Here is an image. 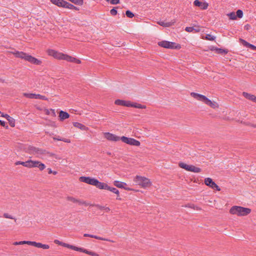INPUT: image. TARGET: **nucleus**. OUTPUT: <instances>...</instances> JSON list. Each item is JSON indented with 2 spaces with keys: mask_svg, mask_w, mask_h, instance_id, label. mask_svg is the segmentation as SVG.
<instances>
[{
  "mask_svg": "<svg viewBox=\"0 0 256 256\" xmlns=\"http://www.w3.org/2000/svg\"><path fill=\"white\" fill-rule=\"evenodd\" d=\"M46 53L49 56H52L58 60H64L68 62H74L78 64L81 63V60L67 54L60 52L54 49H48Z\"/></svg>",
  "mask_w": 256,
  "mask_h": 256,
  "instance_id": "1",
  "label": "nucleus"
},
{
  "mask_svg": "<svg viewBox=\"0 0 256 256\" xmlns=\"http://www.w3.org/2000/svg\"><path fill=\"white\" fill-rule=\"evenodd\" d=\"M124 106L132 107L140 109H145L146 108V105H142L137 102H132L130 100H126Z\"/></svg>",
  "mask_w": 256,
  "mask_h": 256,
  "instance_id": "15",
  "label": "nucleus"
},
{
  "mask_svg": "<svg viewBox=\"0 0 256 256\" xmlns=\"http://www.w3.org/2000/svg\"><path fill=\"white\" fill-rule=\"evenodd\" d=\"M1 116L5 118H6L7 120H8V118H9L10 117L8 114H2Z\"/></svg>",
  "mask_w": 256,
  "mask_h": 256,
  "instance_id": "49",
  "label": "nucleus"
},
{
  "mask_svg": "<svg viewBox=\"0 0 256 256\" xmlns=\"http://www.w3.org/2000/svg\"><path fill=\"white\" fill-rule=\"evenodd\" d=\"M50 2L58 6L63 7L65 4V2L64 0H50Z\"/></svg>",
  "mask_w": 256,
  "mask_h": 256,
  "instance_id": "28",
  "label": "nucleus"
},
{
  "mask_svg": "<svg viewBox=\"0 0 256 256\" xmlns=\"http://www.w3.org/2000/svg\"><path fill=\"white\" fill-rule=\"evenodd\" d=\"M236 17L242 18L243 16V12L242 10H238L236 11Z\"/></svg>",
  "mask_w": 256,
  "mask_h": 256,
  "instance_id": "42",
  "label": "nucleus"
},
{
  "mask_svg": "<svg viewBox=\"0 0 256 256\" xmlns=\"http://www.w3.org/2000/svg\"><path fill=\"white\" fill-rule=\"evenodd\" d=\"M28 168H38L40 170H42L46 168V166L43 163L38 160H28Z\"/></svg>",
  "mask_w": 256,
  "mask_h": 256,
  "instance_id": "9",
  "label": "nucleus"
},
{
  "mask_svg": "<svg viewBox=\"0 0 256 256\" xmlns=\"http://www.w3.org/2000/svg\"><path fill=\"white\" fill-rule=\"evenodd\" d=\"M76 248H77L78 250H76V251L82 252H83L86 253V254H90V255H91V256H98L95 252H92L88 251L86 250L83 249L82 248H78V247H76Z\"/></svg>",
  "mask_w": 256,
  "mask_h": 256,
  "instance_id": "24",
  "label": "nucleus"
},
{
  "mask_svg": "<svg viewBox=\"0 0 256 256\" xmlns=\"http://www.w3.org/2000/svg\"><path fill=\"white\" fill-rule=\"evenodd\" d=\"M126 16L130 18H132L134 16V14L130 10H127L126 12Z\"/></svg>",
  "mask_w": 256,
  "mask_h": 256,
  "instance_id": "43",
  "label": "nucleus"
},
{
  "mask_svg": "<svg viewBox=\"0 0 256 256\" xmlns=\"http://www.w3.org/2000/svg\"><path fill=\"white\" fill-rule=\"evenodd\" d=\"M15 164L16 166H18V165H19V164H21V165L23 166H25V167L27 168L28 160L26 161V162L18 161V162H16L15 163Z\"/></svg>",
  "mask_w": 256,
  "mask_h": 256,
  "instance_id": "40",
  "label": "nucleus"
},
{
  "mask_svg": "<svg viewBox=\"0 0 256 256\" xmlns=\"http://www.w3.org/2000/svg\"><path fill=\"white\" fill-rule=\"evenodd\" d=\"M62 141L64 142H66V143H70V139H68V138H62Z\"/></svg>",
  "mask_w": 256,
  "mask_h": 256,
  "instance_id": "50",
  "label": "nucleus"
},
{
  "mask_svg": "<svg viewBox=\"0 0 256 256\" xmlns=\"http://www.w3.org/2000/svg\"><path fill=\"white\" fill-rule=\"evenodd\" d=\"M96 206L100 210H104L106 212H110V209L109 207L106 206H103L99 204H97Z\"/></svg>",
  "mask_w": 256,
  "mask_h": 256,
  "instance_id": "30",
  "label": "nucleus"
},
{
  "mask_svg": "<svg viewBox=\"0 0 256 256\" xmlns=\"http://www.w3.org/2000/svg\"><path fill=\"white\" fill-rule=\"evenodd\" d=\"M60 120L62 121L64 120L67 119L70 117V114L63 110H60L59 114Z\"/></svg>",
  "mask_w": 256,
  "mask_h": 256,
  "instance_id": "25",
  "label": "nucleus"
},
{
  "mask_svg": "<svg viewBox=\"0 0 256 256\" xmlns=\"http://www.w3.org/2000/svg\"><path fill=\"white\" fill-rule=\"evenodd\" d=\"M248 125L253 128H256V124H249Z\"/></svg>",
  "mask_w": 256,
  "mask_h": 256,
  "instance_id": "52",
  "label": "nucleus"
},
{
  "mask_svg": "<svg viewBox=\"0 0 256 256\" xmlns=\"http://www.w3.org/2000/svg\"><path fill=\"white\" fill-rule=\"evenodd\" d=\"M67 201L72 202L74 204H86V202L83 200H81L72 196H67L66 198Z\"/></svg>",
  "mask_w": 256,
  "mask_h": 256,
  "instance_id": "16",
  "label": "nucleus"
},
{
  "mask_svg": "<svg viewBox=\"0 0 256 256\" xmlns=\"http://www.w3.org/2000/svg\"><path fill=\"white\" fill-rule=\"evenodd\" d=\"M84 236H86V237L88 236V237H90V238H94L96 239L100 240H102L108 241V242H114L113 240H108V238H103L102 237L98 236H95V235H92V234H84Z\"/></svg>",
  "mask_w": 256,
  "mask_h": 256,
  "instance_id": "22",
  "label": "nucleus"
},
{
  "mask_svg": "<svg viewBox=\"0 0 256 256\" xmlns=\"http://www.w3.org/2000/svg\"><path fill=\"white\" fill-rule=\"evenodd\" d=\"M73 125L74 127L77 128L82 130H88V128L86 126L80 122H74Z\"/></svg>",
  "mask_w": 256,
  "mask_h": 256,
  "instance_id": "26",
  "label": "nucleus"
},
{
  "mask_svg": "<svg viewBox=\"0 0 256 256\" xmlns=\"http://www.w3.org/2000/svg\"><path fill=\"white\" fill-rule=\"evenodd\" d=\"M212 50H216V52L218 54H223V53L226 54L228 52V51L226 50L222 49V48H215L214 49H212Z\"/></svg>",
  "mask_w": 256,
  "mask_h": 256,
  "instance_id": "35",
  "label": "nucleus"
},
{
  "mask_svg": "<svg viewBox=\"0 0 256 256\" xmlns=\"http://www.w3.org/2000/svg\"><path fill=\"white\" fill-rule=\"evenodd\" d=\"M240 41L242 42V44L248 48H251L252 50H256V46L248 42H246V40H242V39H240Z\"/></svg>",
  "mask_w": 256,
  "mask_h": 256,
  "instance_id": "27",
  "label": "nucleus"
},
{
  "mask_svg": "<svg viewBox=\"0 0 256 256\" xmlns=\"http://www.w3.org/2000/svg\"><path fill=\"white\" fill-rule=\"evenodd\" d=\"M12 54L16 57L24 59L32 64L39 66L41 65L42 64V61L41 60H40L24 52L15 51L13 52Z\"/></svg>",
  "mask_w": 256,
  "mask_h": 256,
  "instance_id": "4",
  "label": "nucleus"
},
{
  "mask_svg": "<svg viewBox=\"0 0 256 256\" xmlns=\"http://www.w3.org/2000/svg\"><path fill=\"white\" fill-rule=\"evenodd\" d=\"M32 241L24 240L18 242V245H22L26 244L28 245L32 246Z\"/></svg>",
  "mask_w": 256,
  "mask_h": 256,
  "instance_id": "36",
  "label": "nucleus"
},
{
  "mask_svg": "<svg viewBox=\"0 0 256 256\" xmlns=\"http://www.w3.org/2000/svg\"><path fill=\"white\" fill-rule=\"evenodd\" d=\"M13 244L14 246L18 245V242H16L13 243Z\"/></svg>",
  "mask_w": 256,
  "mask_h": 256,
  "instance_id": "56",
  "label": "nucleus"
},
{
  "mask_svg": "<svg viewBox=\"0 0 256 256\" xmlns=\"http://www.w3.org/2000/svg\"><path fill=\"white\" fill-rule=\"evenodd\" d=\"M190 96L194 99L204 102L212 108L215 109L219 107L218 102L211 100L204 95L192 92L190 93Z\"/></svg>",
  "mask_w": 256,
  "mask_h": 256,
  "instance_id": "3",
  "label": "nucleus"
},
{
  "mask_svg": "<svg viewBox=\"0 0 256 256\" xmlns=\"http://www.w3.org/2000/svg\"><path fill=\"white\" fill-rule=\"evenodd\" d=\"M0 124L4 127L6 126V122L4 121L0 120Z\"/></svg>",
  "mask_w": 256,
  "mask_h": 256,
  "instance_id": "53",
  "label": "nucleus"
},
{
  "mask_svg": "<svg viewBox=\"0 0 256 256\" xmlns=\"http://www.w3.org/2000/svg\"><path fill=\"white\" fill-rule=\"evenodd\" d=\"M194 4L195 6L200 7L202 10L207 9L208 6V4L206 2H202L199 0H195Z\"/></svg>",
  "mask_w": 256,
  "mask_h": 256,
  "instance_id": "18",
  "label": "nucleus"
},
{
  "mask_svg": "<svg viewBox=\"0 0 256 256\" xmlns=\"http://www.w3.org/2000/svg\"><path fill=\"white\" fill-rule=\"evenodd\" d=\"M107 2H109L110 0H106Z\"/></svg>",
  "mask_w": 256,
  "mask_h": 256,
  "instance_id": "60",
  "label": "nucleus"
},
{
  "mask_svg": "<svg viewBox=\"0 0 256 256\" xmlns=\"http://www.w3.org/2000/svg\"><path fill=\"white\" fill-rule=\"evenodd\" d=\"M120 3V0H111L110 4H116Z\"/></svg>",
  "mask_w": 256,
  "mask_h": 256,
  "instance_id": "48",
  "label": "nucleus"
},
{
  "mask_svg": "<svg viewBox=\"0 0 256 256\" xmlns=\"http://www.w3.org/2000/svg\"><path fill=\"white\" fill-rule=\"evenodd\" d=\"M4 217L6 218L14 219V218L10 214L8 213H4L3 215Z\"/></svg>",
  "mask_w": 256,
  "mask_h": 256,
  "instance_id": "44",
  "label": "nucleus"
},
{
  "mask_svg": "<svg viewBox=\"0 0 256 256\" xmlns=\"http://www.w3.org/2000/svg\"><path fill=\"white\" fill-rule=\"evenodd\" d=\"M125 102V100L118 99L115 100L114 104L116 105L124 106Z\"/></svg>",
  "mask_w": 256,
  "mask_h": 256,
  "instance_id": "33",
  "label": "nucleus"
},
{
  "mask_svg": "<svg viewBox=\"0 0 256 256\" xmlns=\"http://www.w3.org/2000/svg\"><path fill=\"white\" fill-rule=\"evenodd\" d=\"M35 99H40L46 100H48V98L46 97L39 94H36Z\"/></svg>",
  "mask_w": 256,
  "mask_h": 256,
  "instance_id": "38",
  "label": "nucleus"
},
{
  "mask_svg": "<svg viewBox=\"0 0 256 256\" xmlns=\"http://www.w3.org/2000/svg\"><path fill=\"white\" fill-rule=\"evenodd\" d=\"M117 200H120V198H119V196H118L117 198H116Z\"/></svg>",
  "mask_w": 256,
  "mask_h": 256,
  "instance_id": "58",
  "label": "nucleus"
},
{
  "mask_svg": "<svg viewBox=\"0 0 256 256\" xmlns=\"http://www.w3.org/2000/svg\"><path fill=\"white\" fill-rule=\"evenodd\" d=\"M114 186H116L118 188H124L125 190H132V189L128 187H126V186L127 184L124 182H120L118 180H115L114 182Z\"/></svg>",
  "mask_w": 256,
  "mask_h": 256,
  "instance_id": "17",
  "label": "nucleus"
},
{
  "mask_svg": "<svg viewBox=\"0 0 256 256\" xmlns=\"http://www.w3.org/2000/svg\"><path fill=\"white\" fill-rule=\"evenodd\" d=\"M252 210L250 208H244L240 206H232L229 210L230 214L236 215L238 216H244L250 214Z\"/></svg>",
  "mask_w": 256,
  "mask_h": 256,
  "instance_id": "5",
  "label": "nucleus"
},
{
  "mask_svg": "<svg viewBox=\"0 0 256 256\" xmlns=\"http://www.w3.org/2000/svg\"><path fill=\"white\" fill-rule=\"evenodd\" d=\"M32 246H35L38 248H41L44 250H48L50 248V246L46 244H42L40 242H37L32 241Z\"/></svg>",
  "mask_w": 256,
  "mask_h": 256,
  "instance_id": "20",
  "label": "nucleus"
},
{
  "mask_svg": "<svg viewBox=\"0 0 256 256\" xmlns=\"http://www.w3.org/2000/svg\"><path fill=\"white\" fill-rule=\"evenodd\" d=\"M190 208H192L194 210H202V208L198 206H194L192 204V206H189Z\"/></svg>",
  "mask_w": 256,
  "mask_h": 256,
  "instance_id": "46",
  "label": "nucleus"
},
{
  "mask_svg": "<svg viewBox=\"0 0 256 256\" xmlns=\"http://www.w3.org/2000/svg\"><path fill=\"white\" fill-rule=\"evenodd\" d=\"M23 96L27 98H34L36 96V94H32V93H23Z\"/></svg>",
  "mask_w": 256,
  "mask_h": 256,
  "instance_id": "32",
  "label": "nucleus"
},
{
  "mask_svg": "<svg viewBox=\"0 0 256 256\" xmlns=\"http://www.w3.org/2000/svg\"><path fill=\"white\" fill-rule=\"evenodd\" d=\"M194 32H198L200 31V29L199 28H194Z\"/></svg>",
  "mask_w": 256,
  "mask_h": 256,
  "instance_id": "55",
  "label": "nucleus"
},
{
  "mask_svg": "<svg viewBox=\"0 0 256 256\" xmlns=\"http://www.w3.org/2000/svg\"><path fill=\"white\" fill-rule=\"evenodd\" d=\"M215 38H216L215 36H214L210 34H207L204 38L206 40H208L212 41V40H214Z\"/></svg>",
  "mask_w": 256,
  "mask_h": 256,
  "instance_id": "41",
  "label": "nucleus"
},
{
  "mask_svg": "<svg viewBox=\"0 0 256 256\" xmlns=\"http://www.w3.org/2000/svg\"><path fill=\"white\" fill-rule=\"evenodd\" d=\"M73 10H78V8H77L76 7V8H74Z\"/></svg>",
  "mask_w": 256,
  "mask_h": 256,
  "instance_id": "57",
  "label": "nucleus"
},
{
  "mask_svg": "<svg viewBox=\"0 0 256 256\" xmlns=\"http://www.w3.org/2000/svg\"><path fill=\"white\" fill-rule=\"evenodd\" d=\"M104 138L108 141L118 142L121 140V137L109 132H105L103 133Z\"/></svg>",
  "mask_w": 256,
  "mask_h": 256,
  "instance_id": "13",
  "label": "nucleus"
},
{
  "mask_svg": "<svg viewBox=\"0 0 256 256\" xmlns=\"http://www.w3.org/2000/svg\"><path fill=\"white\" fill-rule=\"evenodd\" d=\"M44 112L45 114L47 115H50L52 116H56V114L54 110V109H47L44 108Z\"/></svg>",
  "mask_w": 256,
  "mask_h": 256,
  "instance_id": "29",
  "label": "nucleus"
},
{
  "mask_svg": "<svg viewBox=\"0 0 256 256\" xmlns=\"http://www.w3.org/2000/svg\"><path fill=\"white\" fill-rule=\"evenodd\" d=\"M30 150L32 154L34 155L36 158L41 159H44L46 156L52 157L55 156L54 154L35 147H31L30 148Z\"/></svg>",
  "mask_w": 256,
  "mask_h": 256,
  "instance_id": "6",
  "label": "nucleus"
},
{
  "mask_svg": "<svg viewBox=\"0 0 256 256\" xmlns=\"http://www.w3.org/2000/svg\"><path fill=\"white\" fill-rule=\"evenodd\" d=\"M178 166L180 168H184L187 171L198 173L201 172L200 168L196 167L193 165H188L184 162H180Z\"/></svg>",
  "mask_w": 256,
  "mask_h": 256,
  "instance_id": "11",
  "label": "nucleus"
},
{
  "mask_svg": "<svg viewBox=\"0 0 256 256\" xmlns=\"http://www.w3.org/2000/svg\"><path fill=\"white\" fill-rule=\"evenodd\" d=\"M79 180L81 182L95 186L100 190H108V184L106 183L100 182L97 179L90 176H80L79 178Z\"/></svg>",
  "mask_w": 256,
  "mask_h": 256,
  "instance_id": "2",
  "label": "nucleus"
},
{
  "mask_svg": "<svg viewBox=\"0 0 256 256\" xmlns=\"http://www.w3.org/2000/svg\"><path fill=\"white\" fill-rule=\"evenodd\" d=\"M63 8H68V9L73 10L74 8H76V6L72 4L68 3L66 2H65V4L64 5Z\"/></svg>",
  "mask_w": 256,
  "mask_h": 256,
  "instance_id": "34",
  "label": "nucleus"
},
{
  "mask_svg": "<svg viewBox=\"0 0 256 256\" xmlns=\"http://www.w3.org/2000/svg\"><path fill=\"white\" fill-rule=\"evenodd\" d=\"M194 28L193 27H186L185 28V30L188 32H194Z\"/></svg>",
  "mask_w": 256,
  "mask_h": 256,
  "instance_id": "45",
  "label": "nucleus"
},
{
  "mask_svg": "<svg viewBox=\"0 0 256 256\" xmlns=\"http://www.w3.org/2000/svg\"><path fill=\"white\" fill-rule=\"evenodd\" d=\"M110 13L112 16H116L117 14V10L115 8H112L110 10Z\"/></svg>",
  "mask_w": 256,
  "mask_h": 256,
  "instance_id": "47",
  "label": "nucleus"
},
{
  "mask_svg": "<svg viewBox=\"0 0 256 256\" xmlns=\"http://www.w3.org/2000/svg\"><path fill=\"white\" fill-rule=\"evenodd\" d=\"M53 139H54V140H56L62 141V138H59V137H58V138L54 137V138H53Z\"/></svg>",
  "mask_w": 256,
  "mask_h": 256,
  "instance_id": "54",
  "label": "nucleus"
},
{
  "mask_svg": "<svg viewBox=\"0 0 256 256\" xmlns=\"http://www.w3.org/2000/svg\"><path fill=\"white\" fill-rule=\"evenodd\" d=\"M108 190L112 192L113 193L116 194L118 196H120V192L118 190H117L116 188L108 186Z\"/></svg>",
  "mask_w": 256,
  "mask_h": 256,
  "instance_id": "31",
  "label": "nucleus"
},
{
  "mask_svg": "<svg viewBox=\"0 0 256 256\" xmlns=\"http://www.w3.org/2000/svg\"><path fill=\"white\" fill-rule=\"evenodd\" d=\"M242 95L246 98L256 102V96H255L254 95L248 94L246 92H243Z\"/></svg>",
  "mask_w": 256,
  "mask_h": 256,
  "instance_id": "23",
  "label": "nucleus"
},
{
  "mask_svg": "<svg viewBox=\"0 0 256 256\" xmlns=\"http://www.w3.org/2000/svg\"><path fill=\"white\" fill-rule=\"evenodd\" d=\"M230 20H234L236 18V14L234 12H232L227 14Z\"/></svg>",
  "mask_w": 256,
  "mask_h": 256,
  "instance_id": "39",
  "label": "nucleus"
},
{
  "mask_svg": "<svg viewBox=\"0 0 256 256\" xmlns=\"http://www.w3.org/2000/svg\"><path fill=\"white\" fill-rule=\"evenodd\" d=\"M134 182L142 188L150 187L152 183L150 180L144 176H136L134 179Z\"/></svg>",
  "mask_w": 256,
  "mask_h": 256,
  "instance_id": "7",
  "label": "nucleus"
},
{
  "mask_svg": "<svg viewBox=\"0 0 256 256\" xmlns=\"http://www.w3.org/2000/svg\"><path fill=\"white\" fill-rule=\"evenodd\" d=\"M2 114H3V113H2V112L0 111V116H1Z\"/></svg>",
  "mask_w": 256,
  "mask_h": 256,
  "instance_id": "59",
  "label": "nucleus"
},
{
  "mask_svg": "<svg viewBox=\"0 0 256 256\" xmlns=\"http://www.w3.org/2000/svg\"><path fill=\"white\" fill-rule=\"evenodd\" d=\"M48 173L49 174H57V172H53L52 169L50 168H48Z\"/></svg>",
  "mask_w": 256,
  "mask_h": 256,
  "instance_id": "51",
  "label": "nucleus"
},
{
  "mask_svg": "<svg viewBox=\"0 0 256 256\" xmlns=\"http://www.w3.org/2000/svg\"><path fill=\"white\" fill-rule=\"evenodd\" d=\"M121 140L124 143L132 146H138L140 144V141L134 138H128L124 136L121 137Z\"/></svg>",
  "mask_w": 256,
  "mask_h": 256,
  "instance_id": "12",
  "label": "nucleus"
},
{
  "mask_svg": "<svg viewBox=\"0 0 256 256\" xmlns=\"http://www.w3.org/2000/svg\"><path fill=\"white\" fill-rule=\"evenodd\" d=\"M54 243L57 244H58L60 246H62L64 247L67 248L72 250H78L76 248V246H72L64 242H62L58 240H54Z\"/></svg>",
  "mask_w": 256,
  "mask_h": 256,
  "instance_id": "19",
  "label": "nucleus"
},
{
  "mask_svg": "<svg viewBox=\"0 0 256 256\" xmlns=\"http://www.w3.org/2000/svg\"><path fill=\"white\" fill-rule=\"evenodd\" d=\"M8 121L10 125L12 127H14L15 126V120L12 117H10L8 118Z\"/></svg>",
  "mask_w": 256,
  "mask_h": 256,
  "instance_id": "37",
  "label": "nucleus"
},
{
  "mask_svg": "<svg viewBox=\"0 0 256 256\" xmlns=\"http://www.w3.org/2000/svg\"><path fill=\"white\" fill-rule=\"evenodd\" d=\"M178 166L180 168H184L187 171L198 173L201 172L200 168L196 167L193 165H188L184 162H180Z\"/></svg>",
  "mask_w": 256,
  "mask_h": 256,
  "instance_id": "10",
  "label": "nucleus"
},
{
  "mask_svg": "<svg viewBox=\"0 0 256 256\" xmlns=\"http://www.w3.org/2000/svg\"><path fill=\"white\" fill-rule=\"evenodd\" d=\"M204 184L212 189H216L218 191L220 190V187L210 178L204 179Z\"/></svg>",
  "mask_w": 256,
  "mask_h": 256,
  "instance_id": "14",
  "label": "nucleus"
},
{
  "mask_svg": "<svg viewBox=\"0 0 256 256\" xmlns=\"http://www.w3.org/2000/svg\"><path fill=\"white\" fill-rule=\"evenodd\" d=\"M176 22L175 20H172L170 22H164V21H160L158 22V24L161 26L164 27H170L173 26Z\"/></svg>",
  "mask_w": 256,
  "mask_h": 256,
  "instance_id": "21",
  "label": "nucleus"
},
{
  "mask_svg": "<svg viewBox=\"0 0 256 256\" xmlns=\"http://www.w3.org/2000/svg\"><path fill=\"white\" fill-rule=\"evenodd\" d=\"M158 44L162 48L169 49H180L181 48L179 44L166 40L159 42H158Z\"/></svg>",
  "mask_w": 256,
  "mask_h": 256,
  "instance_id": "8",
  "label": "nucleus"
}]
</instances>
